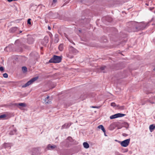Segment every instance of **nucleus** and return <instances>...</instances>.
<instances>
[{"instance_id": "4468645a", "label": "nucleus", "mask_w": 155, "mask_h": 155, "mask_svg": "<svg viewBox=\"0 0 155 155\" xmlns=\"http://www.w3.org/2000/svg\"><path fill=\"white\" fill-rule=\"evenodd\" d=\"M98 128L99 129H101V130L103 131L104 133L106 131L104 129V126L102 125H99V126H98Z\"/></svg>"}, {"instance_id": "c9c22d12", "label": "nucleus", "mask_w": 155, "mask_h": 155, "mask_svg": "<svg viewBox=\"0 0 155 155\" xmlns=\"http://www.w3.org/2000/svg\"><path fill=\"white\" fill-rule=\"evenodd\" d=\"M92 107L93 108H98V107H97L96 106H92Z\"/></svg>"}, {"instance_id": "4be33fe9", "label": "nucleus", "mask_w": 155, "mask_h": 155, "mask_svg": "<svg viewBox=\"0 0 155 155\" xmlns=\"http://www.w3.org/2000/svg\"><path fill=\"white\" fill-rule=\"evenodd\" d=\"M124 124L125 125V127L127 128L129 127V124H128L127 123H124Z\"/></svg>"}, {"instance_id": "a878e982", "label": "nucleus", "mask_w": 155, "mask_h": 155, "mask_svg": "<svg viewBox=\"0 0 155 155\" xmlns=\"http://www.w3.org/2000/svg\"><path fill=\"white\" fill-rule=\"evenodd\" d=\"M119 109L120 110H124L125 109V107L124 106H121L120 107Z\"/></svg>"}, {"instance_id": "a211bd4d", "label": "nucleus", "mask_w": 155, "mask_h": 155, "mask_svg": "<svg viewBox=\"0 0 155 155\" xmlns=\"http://www.w3.org/2000/svg\"><path fill=\"white\" fill-rule=\"evenodd\" d=\"M16 132V129L14 130H13L11 131L9 133V134L11 135H12L15 134Z\"/></svg>"}, {"instance_id": "2eb2a0df", "label": "nucleus", "mask_w": 155, "mask_h": 155, "mask_svg": "<svg viewBox=\"0 0 155 155\" xmlns=\"http://www.w3.org/2000/svg\"><path fill=\"white\" fill-rule=\"evenodd\" d=\"M84 147L86 149L88 148L89 147V144L87 142H84L83 143Z\"/></svg>"}, {"instance_id": "423d86ee", "label": "nucleus", "mask_w": 155, "mask_h": 155, "mask_svg": "<svg viewBox=\"0 0 155 155\" xmlns=\"http://www.w3.org/2000/svg\"><path fill=\"white\" fill-rule=\"evenodd\" d=\"M57 2V0H50L49 4V6L53 8L55 6Z\"/></svg>"}, {"instance_id": "0eeeda50", "label": "nucleus", "mask_w": 155, "mask_h": 155, "mask_svg": "<svg viewBox=\"0 0 155 155\" xmlns=\"http://www.w3.org/2000/svg\"><path fill=\"white\" fill-rule=\"evenodd\" d=\"M10 32L15 33L17 34L18 33V31H19V29L16 27L12 28H10L9 30Z\"/></svg>"}, {"instance_id": "7c9ffc66", "label": "nucleus", "mask_w": 155, "mask_h": 155, "mask_svg": "<svg viewBox=\"0 0 155 155\" xmlns=\"http://www.w3.org/2000/svg\"><path fill=\"white\" fill-rule=\"evenodd\" d=\"M8 2H11L13 1H16L17 0H7Z\"/></svg>"}, {"instance_id": "f704fd0d", "label": "nucleus", "mask_w": 155, "mask_h": 155, "mask_svg": "<svg viewBox=\"0 0 155 155\" xmlns=\"http://www.w3.org/2000/svg\"><path fill=\"white\" fill-rule=\"evenodd\" d=\"M22 32V31H19V32H18V33H17V34H18L20 33H21V32Z\"/></svg>"}, {"instance_id": "f3484780", "label": "nucleus", "mask_w": 155, "mask_h": 155, "mask_svg": "<svg viewBox=\"0 0 155 155\" xmlns=\"http://www.w3.org/2000/svg\"><path fill=\"white\" fill-rule=\"evenodd\" d=\"M64 45L63 44H61L59 46V49L60 51H62L63 49Z\"/></svg>"}, {"instance_id": "37998d69", "label": "nucleus", "mask_w": 155, "mask_h": 155, "mask_svg": "<svg viewBox=\"0 0 155 155\" xmlns=\"http://www.w3.org/2000/svg\"><path fill=\"white\" fill-rule=\"evenodd\" d=\"M9 47H10V46H8V47H7L6 48H9Z\"/></svg>"}, {"instance_id": "393cba45", "label": "nucleus", "mask_w": 155, "mask_h": 155, "mask_svg": "<svg viewBox=\"0 0 155 155\" xmlns=\"http://www.w3.org/2000/svg\"><path fill=\"white\" fill-rule=\"evenodd\" d=\"M31 20V19L30 18H29L28 19V21H27L28 24H30V25L31 24V22L30 21Z\"/></svg>"}, {"instance_id": "20e7f679", "label": "nucleus", "mask_w": 155, "mask_h": 155, "mask_svg": "<svg viewBox=\"0 0 155 155\" xmlns=\"http://www.w3.org/2000/svg\"><path fill=\"white\" fill-rule=\"evenodd\" d=\"M130 141V139H127L121 142L120 144L123 147H126L129 145Z\"/></svg>"}, {"instance_id": "9d476101", "label": "nucleus", "mask_w": 155, "mask_h": 155, "mask_svg": "<svg viewBox=\"0 0 155 155\" xmlns=\"http://www.w3.org/2000/svg\"><path fill=\"white\" fill-rule=\"evenodd\" d=\"M12 144L9 143H5L3 145V147L5 148H10L12 146Z\"/></svg>"}, {"instance_id": "cd10ccee", "label": "nucleus", "mask_w": 155, "mask_h": 155, "mask_svg": "<svg viewBox=\"0 0 155 155\" xmlns=\"http://www.w3.org/2000/svg\"><path fill=\"white\" fill-rule=\"evenodd\" d=\"M4 70V68L2 67H0V71H3Z\"/></svg>"}, {"instance_id": "6ab92c4d", "label": "nucleus", "mask_w": 155, "mask_h": 155, "mask_svg": "<svg viewBox=\"0 0 155 155\" xmlns=\"http://www.w3.org/2000/svg\"><path fill=\"white\" fill-rule=\"evenodd\" d=\"M6 115L5 114H3L0 115V119H4L5 117H6Z\"/></svg>"}, {"instance_id": "49530a36", "label": "nucleus", "mask_w": 155, "mask_h": 155, "mask_svg": "<svg viewBox=\"0 0 155 155\" xmlns=\"http://www.w3.org/2000/svg\"><path fill=\"white\" fill-rule=\"evenodd\" d=\"M121 128H118V129H120Z\"/></svg>"}, {"instance_id": "9b49d317", "label": "nucleus", "mask_w": 155, "mask_h": 155, "mask_svg": "<svg viewBox=\"0 0 155 155\" xmlns=\"http://www.w3.org/2000/svg\"><path fill=\"white\" fill-rule=\"evenodd\" d=\"M56 147V146L54 145H51L50 144H49L47 147V148L49 150H52Z\"/></svg>"}, {"instance_id": "72a5a7b5", "label": "nucleus", "mask_w": 155, "mask_h": 155, "mask_svg": "<svg viewBox=\"0 0 155 155\" xmlns=\"http://www.w3.org/2000/svg\"><path fill=\"white\" fill-rule=\"evenodd\" d=\"M48 29L49 30H51V28L49 26H48Z\"/></svg>"}, {"instance_id": "b1692460", "label": "nucleus", "mask_w": 155, "mask_h": 155, "mask_svg": "<svg viewBox=\"0 0 155 155\" xmlns=\"http://www.w3.org/2000/svg\"><path fill=\"white\" fill-rule=\"evenodd\" d=\"M111 106L113 107H115L116 106L115 104L114 103H111L110 104Z\"/></svg>"}, {"instance_id": "c756f323", "label": "nucleus", "mask_w": 155, "mask_h": 155, "mask_svg": "<svg viewBox=\"0 0 155 155\" xmlns=\"http://www.w3.org/2000/svg\"><path fill=\"white\" fill-rule=\"evenodd\" d=\"M30 39V40H31L32 41L31 42H29V41H28V42L29 44H32L33 43L32 39Z\"/></svg>"}, {"instance_id": "1a4fd4ad", "label": "nucleus", "mask_w": 155, "mask_h": 155, "mask_svg": "<svg viewBox=\"0 0 155 155\" xmlns=\"http://www.w3.org/2000/svg\"><path fill=\"white\" fill-rule=\"evenodd\" d=\"M69 50L70 52L73 53H77L78 52V50L71 46L69 47Z\"/></svg>"}, {"instance_id": "f8f14e48", "label": "nucleus", "mask_w": 155, "mask_h": 155, "mask_svg": "<svg viewBox=\"0 0 155 155\" xmlns=\"http://www.w3.org/2000/svg\"><path fill=\"white\" fill-rule=\"evenodd\" d=\"M49 96H47L46 98L45 99V103L46 104H50L51 102V101L50 99H49Z\"/></svg>"}, {"instance_id": "aec40b11", "label": "nucleus", "mask_w": 155, "mask_h": 155, "mask_svg": "<svg viewBox=\"0 0 155 155\" xmlns=\"http://www.w3.org/2000/svg\"><path fill=\"white\" fill-rule=\"evenodd\" d=\"M22 71L23 72H26L27 71V68L25 67H23L22 68Z\"/></svg>"}, {"instance_id": "ddd939ff", "label": "nucleus", "mask_w": 155, "mask_h": 155, "mask_svg": "<svg viewBox=\"0 0 155 155\" xmlns=\"http://www.w3.org/2000/svg\"><path fill=\"white\" fill-rule=\"evenodd\" d=\"M16 105L18 107L20 106L21 107H25L26 106V104L24 103H19L18 104H16Z\"/></svg>"}, {"instance_id": "f03ea898", "label": "nucleus", "mask_w": 155, "mask_h": 155, "mask_svg": "<svg viewBox=\"0 0 155 155\" xmlns=\"http://www.w3.org/2000/svg\"><path fill=\"white\" fill-rule=\"evenodd\" d=\"M61 60V57L54 55L53 57L51 58L49 61L50 63H59Z\"/></svg>"}, {"instance_id": "412c9836", "label": "nucleus", "mask_w": 155, "mask_h": 155, "mask_svg": "<svg viewBox=\"0 0 155 155\" xmlns=\"http://www.w3.org/2000/svg\"><path fill=\"white\" fill-rule=\"evenodd\" d=\"M44 40L45 41V43H47L48 42V37H45V38L44 39Z\"/></svg>"}, {"instance_id": "e433bc0d", "label": "nucleus", "mask_w": 155, "mask_h": 155, "mask_svg": "<svg viewBox=\"0 0 155 155\" xmlns=\"http://www.w3.org/2000/svg\"><path fill=\"white\" fill-rule=\"evenodd\" d=\"M152 100H155V96L153 98H152Z\"/></svg>"}, {"instance_id": "7ed1b4c3", "label": "nucleus", "mask_w": 155, "mask_h": 155, "mask_svg": "<svg viewBox=\"0 0 155 155\" xmlns=\"http://www.w3.org/2000/svg\"><path fill=\"white\" fill-rule=\"evenodd\" d=\"M38 78V77H35L32 78L31 79L28 81L27 83H26L25 85H23L22 87H24L29 86V85L33 83H34V82L35 81L37 80Z\"/></svg>"}, {"instance_id": "c85d7f7f", "label": "nucleus", "mask_w": 155, "mask_h": 155, "mask_svg": "<svg viewBox=\"0 0 155 155\" xmlns=\"http://www.w3.org/2000/svg\"><path fill=\"white\" fill-rule=\"evenodd\" d=\"M115 154L116 155H120V154L118 152H116Z\"/></svg>"}, {"instance_id": "79ce46f5", "label": "nucleus", "mask_w": 155, "mask_h": 155, "mask_svg": "<svg viewBox=\"0 0 155 155\" xmlns=\"http://www.w3.org/2000/svg\"><path fill=\"white\" fill-rule=\"evenodd\" d=\"M18 41V40H17L15 41V43H17Z\"/></svg>"}, {"instance_id": "39448f33", "label": "nucleus", "mask_w": 155, "mask_h": 155, "mask_svg": "<svg viewBox=\"0 0 155 155\" xmlns=\"http://www.w3.org/2000/svg\"><path fill=\"white\" fill-rule=\"evenodd\" d=\"M124 115L125 114H124L118 113L110 116V118L111 119H112L118 117H122L124 116Z\"/></svg>"}, {"instance_id": "a19ab883", "label": "nucleus", "mask_w": 155, "mask_h": 155, "mask_svg": "<svg viewBox=\"0 0 155 155\" xmlns=\"http://www.w3.org/2000/svg\"><path fill=\"white\" fill-rule=\"evenodd\" d=\"M127 150H125L124 151V152H127Z\"/></svg>"}, {"instance_id": "de8ad7c7", "label": "nucleus", "mask_w": 155, "mask_h": 155, "mask_svg": "<svg viewBox=\"0 0 155 155\" xmlns=\"http://www.w3.org/2000/svg\"><path fill=\"white\" fill-rule=\"evenodd\" d=\"M154 70H155V69H154Z\"/></svg>"}, {"instance_id": "dca6fc26", "label": "nucleus", "mask_w": 155, "mask_h": 155, "mask_svg": "<svg viewBox=\"0 0 155 155\" xmlns=\"http://www.w3.org/2000/svg\"><path fill=\"white\" fill-rule=\"evenodd\" d=\"M155 128V126L153 124L151 125L150 126L149 129L151 132H152Z\"/></svg>"}, {"instance_id": "c03bdc74", "label": "nucleus", "mask_w": 155, "mask_h": 155, "mask_svg": "<svg viewBox=\"0 0 155 155\" xmlns=\"http://www.w3.org/2000/svg\"><path fill=\"white\" fill-rule=\"evenodd\" d=\"M31 154H32V155H35V154H33V153H31Z\"/></svg>"}, {"instance_id": "a18cd8bd", "label": "nucleus", "mask_w": 155, "mask_h": 155, "mask_svg": "<svg viewBox=\"0 0 155 155\" xmlns=\"http://www.w3.org/2000/svg\"><path fill=\"white\" fill-rule=\"evenodd\" d=\"M19 108L20 109H21V107H19Z\"/></svg>"}, {"instance_id": "6e6552de", "label": "nucleus", "mask_w": 155, "mask_h": 155, "mask_svg": "<svg viewBox=\"0 0 155 155\" xmlns=\"http://www.w3.org/2000/svg\"><path fill=\"white\" fill-rule=\"evenodd\" d=\"M72 124L71 123H66L63 125L61 127V129L68 128Z\"/></svg>"}, {"instance_id": "4c0bfd02", "label": "nucleus", "mask_w": 155, "mask_h": 155, "mask_svg": "<svg viewBox=\"0 0 155 155\" xmlns=\"http://www.w3.org/2000/svg\"><path fill=\"white\" fill-rule=\"evenodd\" d=\"M56 39L57 41L58 40V38H57V37H56ZM58 42V41H57L56 42Z\"/></svg>"}, {"instance_id": "473e14b6", "label": "nucleus", "mask_w": 155, "mask_h": 155, "mask_svg": "<svg viewBox=\"0 0 155 155\" xmlns=\"http://www.w3.org/2000/svg\"><path fill=\"white\" fill-rule=\"evenodd\" d=\"M149 101H150V103H151V104H153V103H154V102H152V101H151V99H150V100H149Z\"/></svg>"}, {"instance_id": "58836bf2", "label": "nucleus", "mask_w": 155, "mask_h": 155, "mask_svg": "<svg viewBox=\"0 0 155 155\" xmlns=\"http://www.w3.org/2000/svg\"><path fill=\"white\" fill-rule=\"evenodd\" d=\"M70 41V42H71V43H73V44H74V45H75V44H74V42L73 41Z\"/></svg>"}, {"instance_id": "ea45409f", "label": "nucleus", "mask_w": 155, "mask_h": 155, "mask_svg": "<svg viewBox=\"0 0 155 155\" xmlns=\"http://www.w3.org/2000/svg\"><path fill=\"white\" fill-rule=\"evenodd\" d=\"M104 133V135L105 136H107V135H106V134H105V133Z\"/></svg>"}, {"instance_id": "f257e3e1", "label": "nucleus", "mask_w": 155, "mask_h": 155, "mask_svg": "<svg viewBox=\"0 0 155 155\" xmlns=\"http://www.w3.org/2000/svg\"><path fill=\"white\" fill-rule=\"evenodd\" d=\"M132 24L134 28V31L143 30L146 27V24L144 22L138 23L135 21L132 22Z\"/></svg>"}, {"instance_id": "bb28decb", "label": "nucleus", "mask_w": 155, "mask_h": 155, "mask_svg": "<svg viewBox=\"0 0 155 155\" xmlns=\"http://www.w3.org/2000/svg\"><path fill=\"white\" fill-rule=\"evenodd\" d=\"M106 68L105 66H103L102 67L100 68V69L101 71H102L104 70Z\"/></svg>"}, {"instance_id": "5701e85b", "label": "nucleus", "mask_w": 155, "mask_h": 155, "mask_svg": "<svg viewBox=\"0 0 155 155\" xmlns=\"http://www.w3.org/2000/svg\"><path fill=\"white\" fill-rule=\"evenodd\" d=\"M3 76L5 78H7L8 77V75L7 73H4L3 74Z\"/></svg>"}, {"instance_id": "2f4dec72", "label": "nucleus", "mask_w": 155, "mask_h": 155, "mask_svg": "<svg viewBox=\"0 0 155 155\" xmlns=\"http://www.w3.org/2000/svg\"><path fill=\"white\" fill-rule=\"evenodd\" d=\"M123 135L124 136H127V135L126 134L124 133L123 134Z\"/></svg>"}]
</instances>
